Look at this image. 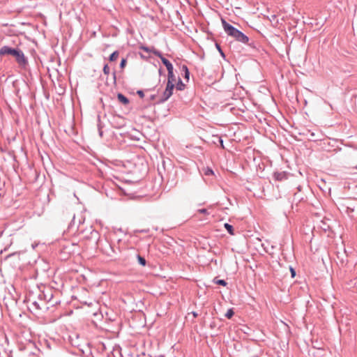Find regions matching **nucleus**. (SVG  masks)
Segmentation results:
<instances>
[{
    "label": "nucleus",
    "instance_id": "obj_1",
    "mask_svg": "<svg viewBox=\"0 0 357 357\" xmlns=\"http://www.w3.org/2000/svg\"><path fill=\"white\" fill-rule=\"evenodd\" d=\"M89 231V235H85L84 238L93 241L98 248H99L103 254L109 257L114 258L120 252L119 248L116 249L106 238L100 239L99 233L96 230L93 229L92 227H90Z\"/></svg>",
    "mask_w": 357,
    "mask_h": 357
},
{
    "label": "nucleus",
    "instance_id": "obj_2",
    "mask_svg": "<svg viewBox=\"0 0 357 357\" xmlns=\"http://www.w3.org/2000/svg\"><path fill=\"white\" fill-rule=\"evenodd\" d=\"M6 54L14 56L16 62L22 68H25L28 65V60L20 48H13L7 45L1 47L0 48V56Z\"/></svg>",
    "mask_w": 357,
    "mask_h": 357
},
{
    "label": "nucleus",
    "instance_id": "obj_3",
    "mask_svg": "<svg viewBox=\"0 0 357 357\" xmlns=\"http://www.w3.org/2000/svg\"><path fill=\"white\" fill-rule=\"evenodd\" d=\"M222 24L225 32L229 36L233 37L237 41L243 44H248L249 38L244 34L242 31L235 28L231 24L227 22L225 20L222 19Z\"/></svg>",
    "mask_w": 357,
    "mask_h": 357
},
{
    "label": "nucleus",
    "instance_id": "obj_4",
    "mask_svg": "<svg viewBox=\"0 0 357 357\" xmlns=\"http://www.w3.org/2000/svg\"><path fill=\"white\" fill-rule=\"evenodd\" d=\"M38 296L40 297V299L45 301V304L49 306V308L60 303L57 300H54V291L49 287H45L42 291L40 290Z\"/></svg>",
    "mask_w": 357,
    "mask_h": 357
},
{
    "label": "nucleus",
    "instance_id": "obj_5",
    "mask_svg": "<svg viewBox=\"0 0 357 357\" xmlns=\"http://www.w3.org/2000/svg\"><path fill=\"white\" fill-rule=\"evenodd\" d=\"M175 84L171 82H167L166 89L161 96L160 98L157 101L158 103H163L167 101L172 95Z\"/></svg>",
    "mask_w": 357,
    "mask_h": 357
},
{
    "label": "nucleus",
    "instance_id": "obj_6",
    "mask_svg": "<svg viewBox=\"0 0 357 357\" xmlns=\"http://www.w3.org/2000/svg\"><path fill=\"white\" fill-rule=\"evenodd\" d=\"M29 302H30V307L36 311L38 310H47L49 309V306L44 304L43 301H40L41 303H38V301L36 300H31L29 298Z\"/></svg>",
    "mask_w": 357,
    "mask_h": 357
},
{
    "label": "nucleus",
    "instance_id": "obj_7",
    "mask_svg": "<svg viewBox=\"0 0 357 357\" xmlns=\"http://www.w3.org/2000/svg\"><path fill=\"white\" fill-rule=\"evenodd\" d=\"M288 175L287 172H275L273 173V177L276 181H282L288 178Z\"/></svg>",
    "mask_w": 357,
    "mask_h": 357
},
{
    "label": "nucleus",
    "instance_id": "obj_8",
    "mask_svg": "<svg viewBox=\"0 0 357 357\" xmlns=\"http://www.w3.org/2000/svg\"><path fill=\"white\" fill-rule=\"evenodd\" d=\"M154 54H155V55H156L157 56H158L161 59L162 63L165 66H167L170 63V61L168 59H167L165 57H164L162 56V53L160 52L155 51Z\"/></svg>",
    "mask_w": 357,
    "mask_h": 357
},
{
    "label": "nucleus",
    "instance_id": "obj_9",
    "mask_svg": "<svg viewBox=\"0 0 357 357\" xmlns=\"http://www.w3.org/2000/svg\"><path fill=\"white\" fill-rule=\"evenodd\" d=\"M117 98L119 101L123 103V105H128L130 102L129 99L121 93H119L117 94Z\"/></svg>",
    "mask_w": 357,
    "mask_h": 357
},
{
    "label": "nucleus",
    "instance_id": "obj_10",
    "mask_svg": "<svg viewBox=\"0 0 357 357\" xmlns=\"http://www.w3.org/2000/svg\"><path fill=\"white\" fill-rule=\"evenodd\" d=\"M182 71H183V73H184V79H185L187 81H188L190 79V72H189V70H188V68L187 67V66L183 65L182 66Z\"/></svg>",
    "mask_w": 357,
    "mask_h": 357
},
{
    "label": "nucleus",
    "instance_id": "obj_11",
    "mask_svg": "<svg viewBox=\"0 0 357 357\" xmlns=\"http://www.w3.org/2000/svg\"><path fill=\"white\" fill-rule=\"evenodd\" d=\"M137 261L138 263L142 266H145L146 264V260L145 259V258L142 256H141L140 255H137Z\"/></svg>",
    "mask_w": 357,
    "mask_h": 357
},
{
    "label": "nucleus",
    "instance_id": "obj_12",
    "mask_svg": "<svg viewBox=\"0 0 357 357\" xmlns=\"http://www.w3.org/2000/svg\"><path fill=\"white\" fill-rule=\"evenodd\" d=\"M224 227L229 234H234V227L232 225H229V223H225Z\"/></svg>",
    "mask_w": 357,
    "mask_h": 357
},
{
    "label": "nucleus",
    "instance_id": "obj_13",
    "mask_svg": "<svg viewBox=\"0 0 357 357\" xmlns=\"http://www.w3.org/2000/svg\"><path fill=\"white\" fill-rule=\"evenodd\" d=\"M119 55V52L117 50H116L114 52H112L110 54L109 57V61H116Z\"/></svg>",
    "mask_w": 357,
    "mask_h": 357
},
{
    "label": "nucleus",
    "instance_id": "obj_14",
    "mask_svg": "<svg viewBox=\"0 0 357 357\" xmlns=\"http://www.w3.org/2000/svg\"><path fill=\"white\" fill-rule=\"evenodd\" d=\"M185 87V84H183V82H182V80L178 78V82L176 84V89L178 90V91H183Z\"/></svg>",
    "mask_w": 357,
    "mask_h": 357
},
{
    "label": "nucleus",
    "instance_id": "obj_15",
    "mask_svg": "<svg viewBox=\"0 0 357 357\" xmlns=\"http://www.w3.org/2000/svg\"><path fill=\"white\" fill-rule=\"evenodd\" d=\"M167 82H171L172 83H174L176 82V77L174 74V71L169 72L167 74Z\"/></svg>",
    "mask_w": 357,
    "mask_h": 357
},
{
    "label": "nucleus",
    "instance_id": "obj_16",
    "mask_svg": "<svg viewBox=\"0 0 357 357\" xmlns=\"http://www.w3.org/2000/svg\"><path fill=\"white\" fill-rule=\"evenodd\" d=\"M213 281H214V282L215 284H219V285H222L223 287H225L227 284V282L225 280L217 279L215 278H214Z\"/></svg>",
    "mask_w": 357,
    "mask_h": 357
},
{
    "label": "nucleus",
    "instance_id": "obj_17",
    "mask_svg": "<svg viewBox=\"0 0 357 357\" xmlns=\"http://www.w3.org/2000/svg\"><path fill=\"white\" fill-rule=\"evenodd\" d=\"M234 314V310L233 308H230L227 310V312H226L225 314V317L227 318V319H231Z\"/></svg>",
    "mask_w": 357,
    "mask_h": 357
},
{
    "label": "nucleus",
    "instance_id": "obj_18",
    "mask_svg": "<svg viewBox=\"0 0 357 357\" xmlns=\"http://www.w3.org/2000/svg\"><path fill=\"white\" fill-rule=\"evenodd\" d=\"M102 70H103V73L105 75H106L107 76L109 75L110 70H109V67L108 64L104 65Z\"/></svg>",
    "mask_w": 357,
    "mask_h": 357
},
{
    "label": "nucleus",
    "instance_id": "obj_19",
    "mask_svg": "<svg viewBox=\"0 0 357 357\" xmlns=\"http://www.w3.org/2000/svg\"><path fill=\"white\" fill-rule=\"evenodd\" d=\"M215 47L217 48V50H218V52H220V55L225 58V53L223 52L220 45L218 44V43H215Z\"/></svg>",
    "mask_w": 357,
    "mask_h": 357
},
{
    "label": "nucleus",
    "instance_id": "obj_20",
    "mask_svg": "<svg viewBox=\"0 0 357 357\" xmlns=\"http://www.w3.org/2000/svg\"><path fill=\"white\" fill-rule=\"evenodd\" d=\"M126 63H127V59L126 58H123L120 62V68H124L125 66H126Z\"/></svg>",
    "mask_w": 357,
    "mask_h": 357
},
{
    "label": "nucleus",
    "instance_id": "obj_21",
    "mask_svg": "<svg viewBox=\"0 0 357 357\" xmlns=\"http://www.w3.org/2000/svg\"><path fill=\"white\" fill-rule=\"evenodd\" d=\"M167 70V73L174 71V66L170 62L167 66H165Z\"/></svg>",
    "mask_w": 357,
    "mask_h": 357
},
{
    "label": "nucleus",
    "instance_id": "obj_22",
    "mask_svg": "<svg viewBox=\"0 0 357 357\" xmlns=\"http://www.w3.org/2000/svg\"><path fill=\"white\" fill-rule=\"evenodd\" d=\"M217 139H218V142L220 144V147L222 149H225L224 144H223V139H222V137H217Z\"/></svg>",
    "mask_w": 357,
    "mask_h": 357
},
{
    "label": "nucleus",
    "instance_id": "obj_23",
    "mask_svg": "<svg viewBox=\"0 0 357 357\" xmlns=\"http://www.w3.org/2000/svg\"><path fill=\"white\" fill-rule=\"evenodd\" d=\"M197 211L199 213H202V214H205V215H208L209 214L208 210L206 209V208H200V209H198Z\"/></svg>",
    "mask_w": 357,
    "mask_h": 357
},
{
    "label": "nucleus",
    "instance_id": "obj_24",
    "mask_svg": "<svg viewBox=\"0 0 357 357\" xmlns=\"http://www.w3.org/2000/svg\"><path fill=\"white\" fill-rule=\"evenodd\" d=\"M114 232V234H116V235H118V233H122L124 235L126 234V233L124 232L121 228L115 229Z\"/></svg>",
    "mask_w": 357,
    "mask_h": 357
},
{
    "label": "nucleus",
    "instance_id": "obj_25",
    "mask_svg": "<svg viewBox=\"0 0 357 357\" xmlns=\"http://www.w3.org/2000/svg\"><path fill=\"white\" fill-rule=\"evenodd\" d=\"M289 270H290V273H291V278H295L296 274V271H295V269H294L293 267L290 266V267H289Z\"/></svg>",
    "mask_w": 357,
    "mask_h": 357
},
{
    "label": "nucleus",
    "instance_id": "obj_26",
    "mask_svg": "<svg viewBox=\"0 0 357 357\" xmlns=\"http://www.w3.org/2000/svg\"><path fill=\"white\" fill-rule=\"evenodd\" d=\"M82 223V220H79V224L77 226V229L78 231L83 233L84 230L81 228V224Z\"/></svg>",
    "mask_w": 357,
    "mask_h": 357
},
{
    "label": "nucleus",
    "instance_id": "obj_27",
    "mask_svg": "<svg viewBox=\"0 0 357 357\" xmlns=\"http://www.w3.org/2000/svg\"><path fill=\"white\" fill-rule=\"evenodd\" d=\"M112 82L114 85L116 84V71L114 70L112 73Z\"/></svg>",
    "mask_w": 357,
    "mask_h": 357
},
{
    "label": "nucleus",
    "instance_id": "obj_28",
    "mask_svg": "<svg viewBox=\"0 0 357 357\" xmlns=\"http://www.w3.org/2000/svg\"><path fill=\"white\" fill-rule=\"evenodd\" d=\"M137 94L140 97V98H144V91L142 90H138L137 91Z\"/></svg>",
    "mask_w": 357,
    "mask_h": 357
},
{
    "label": "nucleus",
    "instance_id": "obj_29",
    "mask_svg": "<svg viewBox=\"0 0 357 357\" xmlns=\"http://www.w3.org/2000/svg\"><path fill=\"white\" fill-rule=\"evenodd\" d=\"M206 175H211L213 174V171L211 169L207 168V169L205 172Z\"/></svg>",
    "mask_w": 357,
    "mask_h": 357
},
{
    "label": "nucleus",
    "instance_id": "obj_30",
    "mask_svg": "<svg viewBox=\"0 0 357 357\" xmlns=\"http://www.w3.org/2000/svg\"><path fill=\"white\" fill-rule=\"evenodd\" d=\"M98 133H99L100 137H102L103 135V132H102L100 125H98Z\"/></svg>",
    "mask_w": 357,
    "mask_h": 357
},
{
    "label": "nucleus",
    "instance_id": "obj_31",
    "mask_svg": "<svg viewBox=\"0 0 357 357\" xmlns=\"http://www.w3.org/2000/svg\"><path fill=\"white\" fill-rule=\"evenodd\" d=\"M75 217L74 216L69 227H73L75 225Z\"/></svg>",
    "mask_w": 357,
    "mask_h": 357
},
{
    "label": "nucleus",
    "instance_id": "obj_32",
    "mask_svg": "<svg viewBox=\"0 0 357 357\" xmlns=\"http://www.w3.org/2000/svg\"><path fill=\"white\" fill-rule=\"evenodd\" d=\"M36 301H38V303H40V301H43V300H42V299H40V297H38V298H37V300H36ZM43 302H44V304H45V305H46V304H45V301H43Z\"/></svg>",
    "mask_w": 357,
    "mask_h": 357
},
{
    "label": "nucleus",
    "instance_id": "obj_33",
    "mask_svg": "<svg viewBox=\"0 0 357 357\" xmlns=\"http://www.w3.org/2000/svg\"><path fill=\"white\" fill-rule=\"evenodd\" d=\"M155 96H156L155 95H151V97H150V99H151V100H155Z\"/></svg>",
    "mask_w": 357,
    "mask_h": 357
},
{
    "label": "nucleus",
    "instance_id": "obj_34",
    "mask_svg": "<svg viewBox=\"0 0 357 357\" xmlns=\"http://www.w3.org/2000/svg\"><path fill=\"white\" fill-rule=\"evenodd\" d=\"M192 315L194 317H197L198 316V314L196 312H192Z\"/></svg>",
    "mask_w": 357,
    "mask_h": 357
},
{
    "label": "nucleus",
    "instance_id": "obj_35",
    "mask_svg": "<svg viewBox=\"0 0 357 357\" xmlns=\"http://www.w3.org/2000/svg\"><path fill=\"white\" fill-rule=\"evenodd\" d=\"M15 253H12V254H9L8 255L6 256V259L10 257L11 256H13Z\"/></svg>",
    "mask_w": 357,
    "mask_h": 357
},
{
    "label": "nucleus",
    "instance_id": "obj_36",
    "mask_svg": "<svg viewBox=\"0 0 357 357\" xmlns=\"http://www.w3.org/2000/svg\"><path fill=\"white\" fill-rule=\"evenodd\" d=\"M159 73H160V74H161V73H162V70H161V69H160V70H159Z\"/></svg>",
    "mask_w": 357,
    "mask_h": 357
},
{
    "label": "nucleus",
    "instance_id": "obj_37",
    "mask_svg": "<svg viewBox=\"0 0 357 357\" xmlns=\"http://www.w3.org/2000/svg\"><path fill=\"white\" fill-rule=\"evenodd\" d=\"M121 241V238L117 239V241L119 243Z\"/></svg>",
    "mask_w": 357,
    "mask_h": 357
},
{
    "label": "nucleus",
    "instance_id": "obj_38",
    "mask_svg": "<svg viewBox=\"0 0 357 357\" xmlns=\"http://www.w3.org/2000/svg\"><path fill=\"white\" fill-rule=\"evenodd\" d=\"M144 50H145L146 51H148V48H147V47H145V48H144Z\"/></svg>",
    "mask_w": 357,
    "mask_h": 357
},
{
    "label": "nucleus",
    "instance_id": "obj_39",
    "mask_svg": "<svg viewBox=\"0 0 357 357\" xmlns=\"http://www.w3.org/2000/svg\"><path fill=\"white\" fill-rule=\"evenodd\" d=\"M355 169H357V165L354 167Z\"/></svg>",
    "mask_w": 357,
    "mask_h": 357
},
{
    "label": "nucleus",
    "instance_id": "obj_40",
    "mask_svg": "<svg viewBox=\"0 0 357 357\" xmlns=\"http://www.w3.org/2000/svg\"><path fill=\"white\" fill-rule=\"evenodd\" d=\"M354 96L357 97V94H354Z\"/></svg>",
    "mask_w": 357,
    "mask_h": 357
}]
</instances>
